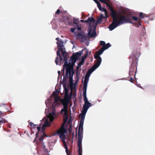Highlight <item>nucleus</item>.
I'll list each match as a JSON object with an SVG mask.
<instances>
[{
	"label": "nucleus",
	"instance_id": "obj_2",
	"mask_svg": "<svg viewBox=\"0 0 155 155\" xmlns=\"http://www.w3.org/2000/svg\"><path fill=\"white\" fill-rule=\"evenodd\" d=\"M86 91H83V96L84 98V104L83 107L82 112L81 113V119L79 126L78 132V136H81V134L83 133V125L84 121L85 115L88 108L91 106V104L88 101L86 97Z\"/></svg>",
	"mask_w": 155,
	"mask_h": 155
},
{
	"label": "nucleus",
	"instance_id": "obj_16",
	"mask_svg": "<svg viewBox=\"0 0 155 155\" xmlns=\"http://www.w3.org/2000/svg\"><path fill=\"white\" fill-rule=\"evenodd\" d=\"M91 29H90L89 31H88V38H92L94 37L96 35V31H95V29L94 30V32H93L92 33H91Z\"/></svg>",
	"mask_w": 155,
	"mask_h": 155
},
{
	"label": "nucleus",
	"instance_id": "obj_5",
	"mask_svg": "<svg viewBox=\"0 0 155 155\" xmlns=\"http://www.w3.org/2000/svg\"><path fill=\"white\" fill-rule=\"evenodd\" d=\"M66 132V130L65 129L63 126H62V127L59 129L57 131L54 133L53 135H58L60 134L59 137H60L63 139V140H64L65 139V135L64 133Z\"/></svg>",
	"mask_w": 155,
	"mask_h": 155
},
{
	"label": "nucleus",
	"instance_id": "obj_49",
	"mask_svg": "<svg viewBox=\"0 0 155 155\" xmlns=\"http://www.w3.org/2000/svg\"><path fill=\"white\" fill-rule=\"evenodd\" d=\"M44 153H45V154H46V155H50V154H48V152H45Z\"/></svg>",
	"mask_w": 155,
	"mask_h": 155
},
{
	"label": "nucleus",
	"instance_id": "obj_3",
	"mask_svg": "<svg viewBox=\"0 0 155 155\" xmlns=\"http://www.w3.org/2000/svg\"><path fill=\"white\" fill-rule=\"evenodd\" d=\"M139 52H134L129 58V60L131 62V66H130L129 71V77H130L129 81L132 83L133 82V79L135 78V74L137 72L138 58L139 57Z\"/></svg>",
	"mask_w": 155,
	"mask_h": 155
},
{
	"label": "nucleus",
	"instance_id": "obj_41",
	"mask_svg": "<svg viewBox=\"0 0 155 155\" xmlns=\"http://www.w3.org/2000/svg\"><path fill=\"white\" fill-rule=\"evenodd\" d=\"M81 65H82L78 64V66H77V67H76V71H78V70H79V68H80V67H81Z\"/></svg>",
	"mask_w": 155,
	"mask_h": 155
},
{
	"label": "nucleus",
	"instance_id": "obj_22",
	"mask_svg": "<svg viewBox=\"0 0 155 155\" xmlns=\"http://www.w3.org/2000/svg\"><path fill=\"white\" fill-rule=\"evenodd\" d=\"M59 93V92L58 91H56L53 92V94L51 96L54 97H58V95Z\"/></svg>",
	"mask_w": 155,
	"mask_h": 155
},
{
	"label": "nucleus",
	"instance_id": "obj_40",
	"mask_svg": "<svg viewBox=\"0 0 155 155\" xmlns=\"http://www.w3.org/2000/svg\"><path fill=\"white\" fill-rule=\"evenodd\" d=\"M60 11L59 9H58L57 10L56 12L55 15H59L60 13Z\"/></svg>",
	"mask_w": 155,
	"mask_h": 155
},
{
	"label": "nucleus",
	"instance_id": "obj_33",
	"mask_svg": "<svg viewBox=\"0 0 155 155\" xmlns=\"http://www.w3.org/2000/svg\"><path fill=\"white\" fill-rule=\"evenodd\" d=\"M54 97V103H57L59 100L58 97Z\"/></svg>",
	"mask_w": 155,
	"mask_h": 155
},
{
	"label": "nucleus",
	"instance_id": "obj_46",
	"mask_svg": "<svg viewBox=\"0 0 155 155\" xmlns=\"http://www.w3.org/2000/svg\"><path fill=\"white\" fill-rule=\"evenodd\" d=\"M67 79V78H66V77H65L63 78V80L66 81V80Z\"/></svg>",
	"mask_w": 155,
	"mask_h": 155
},
{
	"label": "nucleus",
	"instance_id": "obj_34",
	"mask_svg": "<svg viewBox=\"0 0 155 155\" xmlns=\"http://www.w3.org/2000/svg\"><path fill=\"white\" fill-rule=\"evenodd\" d=\"M84 59H81V61L78 64H79L80 65H83L84 64Z\"/></svg>",
	"mask_w": 155,
	"mask_h": 155
},
{
	"label": "nucleus",
	"instance_id": "obj_30",
	"mask_svg": "<svg viewBox=\"0 0 155 155\" xmlns=\"http://www.w3.org/2000/svg\"><path fill=\"white\" fill-rule=\"evenodd\" d=\"M102 19H103L101 18V17H99V18L97 20V24L101 23Z\"/></svg>",
	"mask_w": 155,
	"mask_h": 155
},
{
	"label": "nucleus",
	"instance_id": "obj_21",
	"mask_svg": "<svg viewBox=\"0 0 155 155\" xmlns=\"http://www.w3.org/2000/svg\"><path fill=\"white\" fill-rule=\"evenodd\" d=\"M99 10L101 11L104 12V14H107V11L105 8H101V7L97 6Z\"/></svg>",
	"mask_w": 155,
	"mask_h": 155
},
{
	"label": "nucleus",
	"instance_id": "obj_51",
	"mask_svg": "<svg viewBox=\"0 0 155 155\" xmlns=\"http://www.w3.org/2000/svg\"><path fill=\"white\" fill-rule=\"evenodd\" d=\"M2 114V112L0 111V117H1V115Z\"/></svg>",
	"mask_w": 155,
	"mask_h": 155
},
{
	"label": "nucleus",
	"instance_id": "obj_54",
	"mask_svg": "<svg viewBox=\"0 0 155 155\" xmlns=\"http://www.w3.org/2000/svg\"><path fill=\"white\" fill-rule=\"evenodd\" d=\"M71 155V154H70V155Z\"/></svg>",
	"mask_w": 155,
	"mask_h": 155
},
{
	"label": "nucleus",
	"instance_id": "obj_48",
	"mask_svg": "<svg viewBox=\"0 0 155 155\" xmlns=\"http://www.w3.org/2000/svg\"><path fill=\"white\" fill-rule=\"evenodd\" d=\"M56 40H57L58 41H61V40H59L58 38H56Z\"/></svg>",
	"mask_w": 155,
	"mask_h": 155
},
{
	"label": "nucleus",
	"instance_id": "obj_4",
	"mask_svg": "<svg viewBox=\"0 0 155 155\" xmlns=\"http://www.w3.org/2000/svg\"><path fill=\"white\" fill-rule=\"evenodd\" d=\"M65 89V97H64V101L65 102H63V107L64 108L62 109L61 110V113H62L63 112H64V116L66 117V120L68 118V113H67V108H68V103L71 99V95H68V91L66 89L65 87H64Z\"/></svg>",
	"mask_w": 155,
	"mask_h": 155
},
{
	"label": "nucleus",
	"instance_id": "obj_6",
	"mask_svg": "<svg viewBox=\"0 0 155 155\" xmlns=\"http://www.w3.org/2000/svg\"><path fill=\"white\" fill-rule=\"evenodd\" d=\"M61 52H62V54H63V58H64L63 60L64 61V67H71L72 66L73 67H74V62H73L72 64H71V63H68V62L67 61L68 57L67 53H66L65 51Z\"/></svg>",
	"mask_w": 155,
	"mask_h": 155
},
{
	"label": "nucleus",
	"instance_id": "obj_25",
	"mask_svg": "<svg viewBox=\"0 0 155 155\" xmlns=\"http://www.w3.org/2000/svg\"><path fill=\"white\" fill-rule=\"evenodd\" d=\"M139 17H140V18H143L145 17H146V15L142 12H140L139 13Z\"/></svg>",
	"mask_w": 155,
	"mask_h": 155
},
{
	"label": "nucleus",
	"instance_id": "obj_24",
	"mask_svg": "<svg viewBox=\"0 0 155 155\" xmlns=\"http://www.w3.org/2000/svg\"><path fill=\"white\" fill-rule=\"evenodd\" d=\"M78 59V58H76L74 57H71V59H70V60H71V64H73V62H75V61H76Z\"/></svg>",
	"mask_w": 155,
	"mask_h": 155
},
{
	"label": "nucleus",
	"instance_id": "obj_20",
	"mask_svg": "<svg viewBox=\"0 0 155 155\" xmlns=\"http://www.w3.org/2000/svg\"><path fill=\"white\" fill-rule=\"evenodd\" d=\"M138 22L135 23V25L136 27L139 28V26L141 25V22L142 21V20L140 18H139L138 19Z\"/></svg>",
	"mask_w": 155,
	"mask_h": 155
},
{
	"label": "nucleus",
	"instance_id": "obj_32",
	"mask_svg": "<svg viewBox=\"0 0 155 155\" xmlns=\"http://www.w3.org/2000/svg\"><path fill=\"white\" fill-rule=\"evenodd\" d=\"M29 124H30V125H31V127L32 128H36V126L37 125H35L34 124V123H32L31 122H29Z\"/></svg>",
	"mask_w": 155,
	"mask_h": 155
},
{
	"label": "nucleus",
	"instance_id": "obj_12",
	"mask_svg": "<svg viewBox=\"0 0 155 155\" xmlns=\"http://www.w3.org/2000/svg\"><path fill=\"white\" fill-rule=\"evenodd\" d=\"M57 44L58 45V51H65L64 50L62 47L64 46L63 45V42L62 41H58L57 42Z\"/></svg>",
	"mask_w": 155,
	"mask_h": 155
},
{
	"label": "nucleus",
	"instance_id": "obj_52",
	"mask_svg": "<svg viewBox=\"0 0 155 155\" xmlns=\"http://www.w3.org/2000/svg\"><path fill=\"white\" fill-rule=\"evenodd\" d=\"M58 74H60V71H58Z\"/></svg>",
	"mask_w": 155,
	"mask_h": 155
},
{
	"label": "nucleus",
	"instance_id": "obj_36",
	"mask_svg": "<svg viewBox=\"0 0 155 155\" xmlns=\"http://www.w3.org/2000/svg\"><path fill=\"white\" fill-rule=\"evenodd\" d=\"M76 27H74V28H71V32L74 33V31L76 29Z\"/></svg>",
	"mask_w": 155,
	"mask_h": 155
},
{
	"label": "nucleus",
	"instance_id": "obj_13",
	"mask_svg": "<svg viewBox=\"0 0 155 155\" xmlns=\"http://www.w3.org/2000/svg\"><path fill=\"white\" fill-rule=\"evenodd\" d=\"M90 75H86L85 76V79H84V84H83V91H86V88H87V84L88 82L89 78L90 77Z\"/></svg>",
	"mask_w": 155,
	"mask_h": 155
},
{
	"label": "nucleus",
	"instance_id": "obj_19",
	"mask_svg": "<svg viewBox=\"0 0 155 155\" xmlns=\"http://www.w3.org/2000/svg\"><path fill=\"white\" fill-rule=\"evenodd\" d=\"M102 46V47H101V49H103L106 50V49H108L109 48L111 47V45L109 43H108L107 44H106Z\"/></svg>",
	"mask_w": 155,
	"mask_h": 155
},
{
	"label": "nucleus",
	"instance_id": "obj_37",
	"mask_svg": "<svg viewBox=\"0 0 155 155\" xmlns=\"http://www.w3.org/2000/svg\"><path fill=\"white\" fill-rule=\"evenodd\" d=\"M106 45V44L104 41H100V45H101V46L104 45Z\"/></svg>",
	"mask_w": 155,
	"mask_h": 155
},
{
	"label": "nucleus",
	"instance_id": "obj_42",
	"mask_svg": "<svg viewBox=\"0 0 155 155\" xmlns=\"http://www.w3.org/2000/svg\"><path fill=\"white\" fill-rule=\"evenodd\" d=\"M76 27H77V29L78 31L81 30V27H79L78 25H76Z\"/></svg>",
	"mask_w": 155,
	"mask_h": 155
},
{
	"label": "nucleus",
	"instance_id": "obj_9",
	"mask_svg": "<svg viewBox=\"0 0 155 155\" xmlns=\"http://www.w3.org/2000/svg\"><path fill=\"white\" fill-rule=\"evenodd\" d=\"M82 137L78 136V152L79 155H82Z\"/></svg>",
	"mask_w": 155,
	"mask_h": 155
},
{
	"label": "nucleus",
	"instance_id": "obj_7",
	"mask_svg": "<svg viewBox=\"0 0 155 155\" xmlns=\"http://www.w3.org/2000/svg\"><path fill=\"white\" fill-rule=\"evenodd\" d=\"M105 50L100 49L95 54H94V58L97 60L96 63H101V58L100 55H101Z\"/></svg>",
	"mask_w": 155,
	"mask_h": 155
},
{
	"label": "nucleus",
	"instance_id": "obj_29",
	"mask_svg": "<svg viewBox=\"0 0 155 155\" xmlns=\"http://www.w3.org/2000/svg\"><path fill=\"white\" fill-rule=\"evenodd\" d=\"M78 19L76 18H74L73 23L76 25H78Z\"/></svg>",
	"mask_w": 155,
	"mask_h": 155
},
{
	"label": "nucleus",
	"instance_id": "obj_43",
	"mask_svg": "<svg viewBox=\"0 0 155 155\" xmlns=\"http://www.w3.org/2000/svg\"><path fill=\"white\" fill-rule=\"evenodd\" d=\"M72 80L73 77H69V81H70V82L72 81Z\"/></svg>",
	"mask_w": 155,
	"mask_h": 155
},
{
	"label": "nucleus",
	"instance_id": "obj_35",
	"mask_svg": "<svg viewBox=\"0 0 155 155\" xmlns=\"http://www.w3.org/2000/svg\"><path fill=\"white\" fill-rule=\"evenodd\" d=\"M6 121L5 120L2 119L0 120V125L2 123H6Z\"/></svg>",
	"mask_w": 155,
	"mask_h": 155
},
{
	"label": "nucleus",
	"instance_id": "obj_26",
	"mask_svg": "<svg viewBox=\"0 0 155 155\" xmlns=\"http://www.w3.org/2000/svg\"><path fill=\"white\" fill-rule=\"evenodd\" d=\"M63 145H64V146L65 149V150H66V151L67 152V151H68V147L66 143L65 142L64 140H63Z\"/></svg>",
	"mask_w": 155,
	"mask_h": 155
},
{
	"label": "nucleus",
	"instance_id": "obj_18",
	"mask_svg": "<svg viewBox=\"0 0 155 155\" xmlns=\"http://www.w3.org/2000/svg\"><path fill=\"white\" fill-rule=\"evenodd\" d=\"M55 115V113L51 112L49 114L48 118H49L50 121L52 122L54 120V115Z\"/></svg>",
	"mask_w": 155,
	"mask_h": 155
},
{
	"label": "nucleus",
	"instance_id": "obj_45",
	"mask_svg": "<svg viewBox=\"0 0 155 155\" xmlns=\"http://www.w3.org/2000/svg\"><path fill=\"white\" fill-rule=\"evenodd\" d=\"M37 129L38 130V131H40V127H39L37 126Z\"/></svg>",
	"mask_w": 155,
	"mask_h": 155
},
{
	"label": "nucleus",
	"instance_id": "obj_15",
	"mask_svg": "<svg viewBox=\"0 0 155 155\" xmlns=\"http://www.w3.org/2000/svg\"><path fill=\"white\" fill-rule=\"evenodd\" d=\"M99 1H101V2L105 4L108 6V8L110 10V11L112 10H115L113 9L112 7L110 5V4H109V3L110 2L109 0H99Z\"/></svg>",
	"mask_w": 155,
	"mask_h": 155
},
{
	"label": "nucleus",
	"instance_id": "obj_11",
	"mask_svg": "<svg viewBox=\"0 0 155 155\" xmlns=\"http://www.w3.org/2000/svg\"><path fill=\"white\" fill-rule=\"evenodd\" d=\"M77 39L80 41L81 42H83L86 40V36L84 35L83 34L79 33L76 35Z\"/></svg>",
	"mask_w": 155,
	"mask_h": 155
},
{
	"label": "nucleus",
	"instance_id": "obj_39",
	"mask_svg": "<svg viewBox=\"0 0 155 155\" xmlns=\"http://www.w3.org/2000/svg\"><path fill=\"white\" fill-rule=\"evenodd\" d=\"M55 63L57 65L58 63V57H57L56 58Z\"/></svg>",
	"mask_w": 155,
	"mask_h": 155
},
{
	"label": "nucleus",
	"instance_id": "obj_14",
	"mask_svg": "<svg viewBox=\"0 0 155 155\" xmlns=\"http://www.w3.org/2000/svg\"><path fill=\"white\" fill-rule=\"evenodd\" d=\"M95 19L94 18L92 17H89V18H88L87 20L85 21V22L88 24L90 27H91V24H94V23H95Z\"/></svg>",
	"mask_w": 155,
	"mask_h": 155
},
{
	"label": "nucleus",
	"instance_id": "obj_27",
	"mask_svg": "<svg viewBox=\"0 0 155 155\" xmlns=\"http://www.w3.org/2000/svg\"><path fill=\"white\" fill-rule=\"evenodd\" d=\"M57 55L59 57L60 61H62V57L60 56V51L58 50H57Z\"/></svg>",
	"mask_w": 155,
	"mask_h": 155
},
{
	"label": "nucleus",
	"instance_id": "obj_8",
	"mask_svg": "<svg viewBox=\"0 0 155 155\" xmlns=\"http://www.w3.org/2000/svg\"><path fill=\"white\" fill-rule=\"evenodd\" d=\"M73 66L71 67H65V68L66 69V73H65V78H68V74H69V77H73V74H74L73 71Z\"/></svg>",
	"mask_w": 155,
	"mask_h": 155
},
{
	"label": "nucleus",
	"instance_id": "obj_17",
	"mask_svg": "<svg viewBox=\"0 0 155 155\" xmlns=\"http://www.w3.org/2000/svg\"><path fill=\"white\" fill-rule=\"evenodd\" d=\"M83 50L81 51H80L79 52H76V53H73V55L71 57H74L76 58H78L79 57H81V55L82 53Z\"/></svg>",
	"mask_w": 155,
	"mask_h": 155
},
{
	"label": "nucleus",
	"instance_id": "obj_10",
	"mask_svg": "<svg viewBox=\"0 0 155 155\" xmlns=\"http://www.w3.org/2000/svg\"><path fill=\"white\" fill-rule=\"evenodd\" d=\"M101 64V63H96L94 65H93L91 68L89 69L86 73V75H90L91 74L92 72L94 71V70H95Z\"/></svg>",
	"mask_w": 155,
	"mask_h": 155
},
{
	"label": "nucleus",
	"instance_id": "obj_44",
	"mask_svg": "<svg viewBox=\"0 0 155 155\" xmlns=\"http://www.w3.org/2000/svg\"><path fill=\"white\" fill-rule=\"evenodd\" d=\"M43 140V137H40V138H39L40 141H42Z\"/></svg>",
	"mask_w": 155,
	"mask_h": 155
},
{
	"label": "nucleus",
	"instance_id": "obj_23",
	"mask_svg": "<svg viewBox=\"0 0 155 155\" xmlns=\"http://www.w3.org/2000/svg\"><path fill=\"white\" fill-rule=\"evenodd\" d=\"M50 125V123L47 121H46L44 122V124L43 125V126H42V128H43L44 127H48Z\"/></svg>",
	"mask_w": 155,
	"mask_h": 155
},
{
	"label": "nucleus",
	"instance_id": "obj_31",
	"mask_svg": "<svg viewBox=\"0 0 155 155\" xmlns=\"http://www.w3.org/2000/svg\"><path fill=\"white\" fill-rule=\"evenodd\" d=\"M94 1L96 3L97 5V6H98L100 8V6H101V4L99 3V2L97 0H94Z\"/></svg>",
	"mask_w": 155,
	"mask_h": 155
},
{
	"label": "nucleus",
	"instance_id": "obj_53",
	"mask_svg": "<svg viewBox=\"0 0 155 155\" xmlns=\"http://www.w3.org/2000/svg\"><path fill=\"white\" fill-rule=\"evenodd\" d=\"M43 134H44V137H45V136H46V135H45L44 134V133H43Z\"/></svg>",
	"mask_w": 155,
	"mask_h": 155
},
{
	"label": "nucleus",
	"instance_id": "obj_1",
	"mask_svg": "<svg viewBox=\"0 0 155 155\" xmlns=\"http://www.w3.org/2000/svg\"><path fill=\"white\" fill-rule=\"evenodd\" d=\"M110 15L112 18V22L109 25L108 28L111 31L121 25L127 23L132 24V20L137 21L138 19V18L135 16H133L131 18L128 15L125 16L123 14H120L117 16V12L115 10L110 11Z\"/></svg>",
	"mask_w": 155,
	"mask_h": 155
},
{
	"label": "nucleus",
	"instance_id": "obj_50",
	"mask_svg": "<svg viewBox=\"0 0 155 155\" xmlns=\"http://www.w3.org/2000/svg\"><path fill=\"white\" fill-rule=\"evenodd\" d=\"M80 21H81V22H84V21L83 20H80Z\"/></svg>",
	"mask_w": 155,
	"mask_h": 155
},
{
	"label": "nucleus",
	"instance_id": "obj_28",
	"mask_svg": "<svg viewBox=\"0 0 155 155\" xmlns=\"http://www.w3.org/2000/svg\"><path fill=\"white\" fill-rule=\"evenodd\" d=\"M105 14V16H104V15H103V14H101V16H100V17H101L102 19H106L108 17V16L107 15V14Z\"/></svg>",
	"mask_w": 155,
	"mask_h": 155
},
{
	"label": "nucleus",
	"instance_id": "obj_38",
	"mask_svg": "<svg viewBox=\"0 0 155 155\" xmlns=\"http://www.w3.org/2000/svg\"><path fill=\"white\" fill-rule=\"evenodd\" d=\"M87 54L88 53H87V54H86L85 55L82 57V58H81V59H84H84L86 58V57H87Z\"/></svg>",
	"mask_w": 155,
	"mask_h": 155
},
{
	"label": "nucleus",
	"instance_id": "obj_47",
	"mask_svg": "<svg viewBox=\"0 0 155 155\" xmlns=\"http://www.w3.org/2000/svg\"><path fill=\"white\" fill-rule=\"evenodd\" d=\"M64 68H65V67L64 66V68H63V69H62V71H63V73H64Z\"/></svg>",
	"mask_w": 155,
	"mask_h": 155
}]
</instances>
